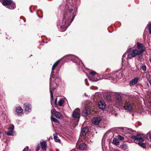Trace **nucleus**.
Here are the masks:
<instances>
[{
  "label": "nucleus",
  "instance_id": "nucleus-1",
  "mask_svg": "<svg viewBox=\"0 0 151 151\" xmlns=\"http://www.w3.org/2000/svg\"><path fill=\"white\" fill-rule=\"evenodd\" d=\"M76 16V12L74 9L70 7L67 9H66L63 14L62 23L60 24L58 22V27L60 28L65 26L63 29L61 31H65L73 21Z\"/></svg>",
  "mask_w": 151,
  "mask_h": 151
},
{
  "label": "nucleus",
  "instance_id": "nucleus-2",
  "mask_svg": "<svg viewBox=\"0 0 151 151\" xmlns=\"http://www.w3.org/2000/svg\"><path fill=\"white\" fill-rule=\"evenodd\" d=\"M137 49H133L130 54H128V58H131L135 57L136 55L141 54L145 50V47L144 45L139 42L137 43Z\"/></svg>",
  "mask_w": 151,
  "mask_h": 151
},
{
  "label": "nucleus",
  "instance_id": "nucleus-3",
  "mask_svg": "<svg viewBox=\"0 0 151 151\" xmlns=\"http://www.w3.org/2000/svg\"><path fill=\"white\" fill-rule=\"evenodd\" d=\"M100 76H88L89 79L93 81H97L100 79H104L106 80H109L111 82L114 83L116 82V76H104L103 78H100Z\"/></svg>",
  "mask_w": 151,
  "mask_h": 151
},
{
  "label": "nucleus",
  "instance_id": "nucleus-4",
  "mask_svg": "<svg viewBox=\"0 0 151 151\" xmlns=\"http://www.w3.org/2000/svg\"><path fill=\"white\" fill-rule=\"evenodd\" d=\"M131 138L132 139H134L135 142L138 144L141 147L145 148L146 145L145 143H142L145 140V138L143 136L141 135H133Z\"/></svg>",
  "mask_w": 151,
  "mask_h": 151
},
{
  "label": "nucleus",
  "instance_id": "nucleus-5",
  "mask_svg": "<svg viewBox=\"0 0 151 151\" xmlns=\"http://www.w3.org/2000/svg\"><path fill=\"white\" fill-rule=\"evenodd\" d=\"M2 4L10 9H13L16 7L15 3L11 0H0Z\"/></svg>",
  "mask_w": 151,
  "mask_h": 151
},
{
  "label": "nucleus",
  "instance_id": "nucleus-6",
  "mask_svg": "<svg viewBox=\"0 0 151 151\" xmlns=\"http://www.w3.org/2000/svg\"><path fill=\"white\" fill-rule=\"evenodd\" d=\"M123 107L124 110L128 111H131L133 109L132 104L129 101H125Z\"/></svg>",
  "mask_w": 151,
  "mask_h": 151
},
{
  "label": "nucleus",
  "instance_id": "nucleus-7",
  "mask_svg": "<svg viewBox=\"0 0 151 151\" xmlns=\"http://www.w3.org/2000/svg\"><path fill=\"white\" fill-rule=\"evenodd\" d=\"M80 111L79 108H76L72 114L73 118L78 119L80 117Z\"/></svg>",
  "mask_w": 151,
  "mask_h": 151
},
{
  "label": "nucleus",
  "instance_id": "nucleus-8",
  "mask_svg": "<svg viewBox=\"0 0 151 151\" xmlns=\"http://www.w3.org/2000/svg\"><path fill=\"white\" fill-rule=\"evenodd\" d=\"M14 126L13 125H11L8 128L9 131L5 132L6 134L8 135H13L14 134Z\"/></svg>",
  "mask_w": 151,
  "mask_h": 151
},
{
  "label": "nucleus",
  "instance_id": "nucleus-9",
  "mask_svg": "<svg viewBox=\"0 0 151 151\" xmlns=\"http://www.w3.org/2000/svg\"><path fill=\"white\" fill-rule=\"evenodd\" d=\"M25 107V112L26 114H28L31 111V106L30 104L28 103H26L24 104Z\"/></svg>",
  "mask_w": 151,
  "mask_h": 151
},
{
  "label": "nucleus",
  "instance_id": "nucleus-10",
  "mask_svg": "<svg viewBox=\"0 0 151 151\" xmlns=\"http://www.w3.org/2000/svg\"><path fill=\"white\" fill-rule=\"evenodd\" d=\"M90 113V110L89 107H86L82 112V115L84 117L88 116Z\"/></svg>",
  "mask_w": 151,
  "mask_h": 151
},
{
  "label": "nucleus",
  "instance_id": "nucleus-11",
  "mask_svg": "<svg viewBox=\"0 0 151 151\" xmlns=\"http://www.w3.org/2000/svg\"><path fill=\"white\" fill-rule=\"evenodd\" d=\"M101 120L102 119L100 117H94L92 119L93 123L95 125H98L99 124Z\"/></svg>",
  "mask_w": 151,
  "mask_h": 151
},
{
  "label": "nucleus",
  "instance_id": "nucleus-12",
  "mask_svg": "<svg viewBox=\"0 0 151 151\" xmlns=\"http://www.w3.org/2000/svg\"><path fill=\"white\" fill-rule=\"evenodd\" d=\"M59 60H58L56 61L53 65L52 66V72L50 76H55V75H58V73H56L55 74H54L53 73L54 71V70L55 69L56 67L59 64Z\"/></svg>",
  "mask_w": 151,
  "mask_h": 151
},
{
  "label": "nucleus",
  "instance_id": "nucleus-13",
  "mask_svg": "<svg viewBox=\"0 0 151 151\" xmlns=\"http://www.w3.org/2000/svg\"><path fill=\"white\" fill-rule=\"evenodd\" d=\"M99 109H103L105 107V104L103 100H101L99 103Z\"/></svg>",
  "mask_w": 151,
  "mask_h": 151
},
{
  "label": "nucleus",
  "instance_id": "nucleus-14",
  "mask_svg": "<svg viewBox=\"0 0 151 151\" xmlns=\"http://www.w3.org/2000/svg\"><path fill=\"white\" fill-rule=\"evenodd\" d=\"M40 145L42 150L45 151L47 149V144L45 140L42 141H41Z\"/></svg>",
  "mask_w": 151,
  "mask_h": 151
},
{
  "label": "nucleus",
  "instance_id": "nucleus-15",
  "mask_svg": "<svg viewBox=\"0 0 151 151\" xmlns=\"http://www.w3.org/2000/svg\"><path fill=\"white\" fill-rule=\"evenodd\" d=\"M139 80V78L135 77L129 82V84L130 86H132L136 84Z\"/></svg>",
  "mask_w": 151,
  "mask_h": 151
},
{
  "label": "nucleus",
  "instance_id": "nucleus-16",
  "mask_svg": "<svg viewBox=\"0 0 151 151\" xmlns=\"http://www.w3.org/2000/svg\"><path fill=\"white\" fill-rule=\"evenodd\" d=\"M16 111L18 115H21L23 113V110L20 107L16 108Z\"/></svg>",
  "mask_w": 151,
  "mask_h": 151
},
{
  "label": "nucleus",
  "instance_id": "nucleus-17",
  "mask_svg": "<svg viewBox=\"0 0 151 151\" xmlns=\"http://www.w3.org/2000/svg\"><path fill=\"white\" fill-rule=\"evenodd\" d=\"M87 145L85 143H82L79 145V149L81 150H84L86 149L87 148Z\"/></svg>",
  "mask_w": 151,
  "mask_h": 151
},
{
  "label": "nucleus",
  "instance_id": "nucleus-18",
  "mask_svg": "<svg viewBox=\"0 0 151 151\" xmlns=\"http://www.w3.org/2000/svg\"><path fill=\"white\" fill-rule=\"evenodd\" d=\"M55 89V88H52L51 87V86H50V96H51V98L50 100L51 101V104H52V101L53 99V96L52 93V91H54Z\"/></svg>",
  "mask_w": 151,
  "mask_h": 151
},
{
  "label": "nucleus",
  "instance_id": "nucleus-19",
  "mask_svg": "<svg viewBox=\"0 0 151 151\" xmlns=\"http://www.w3.org/2000/svg\"><path fill=\"white\" fill-rule=\"evenodd\" d=\"M132 48L131 47H129V50L127 51V52L125 53L123 55L122 58V62L124 60V58L126 56L127 54V55L128 54H129V53L131 52V50Z\"/></svg>",
  "mask_w": 151,
  "mask_h": 151
},
{
  "label": "nucleus",
  "instance_id": "nucleus-20",
  "mask_svg": "<svg viewBox=\"0 0 151 151\" xmlns=\"http://www.w3.org/2000/svg\"><path fill=\"white\" fill-rule=\"evenodd\" d=\"M66 57H68V58H69V59H71V60L73 61H75L76 58H77L78 59V58L77 57H76L75 56H74V55H67L66 56Z\"/></svg>",
  "mask_w": 151,
  "mask_h": 151
},
{
  "label": "nucleus",
  "instance_id": "nucleus-21",
  "mask_svg": "<svg viewBox=\"0 0 151 151\" xmlns=\"http://www.w3.org/2000/svg\"><path fill=\"white\" fill-rule=\"evenodd\" d=\"M119 71H113L112 73H111L110 75V76H119L120 75V73H119ZM122 75V73H121V75Z\"/></svg>",
  "mask_w": 151,
  "mask_h": 151
},
{
  "label": "nucleus",
  "instance_id": "nucleus-22",
  "mask_svg": "<svg viewBox=\"0 0 151 151\" xmlns=\"http://www.w3.org/2000/svg\"><path fill=\"white\" fill-rule=\"evenodd\" d=\"M57 135V134L56 133L53 134L54 139L55 142H59L60 140L59 139H58V137Z\"/></svg>",
  "mask_w": 151,
  "mask_h": 151
},
{
  "label": "nucleus",
  "instance_id": "nucleus-23",
  "mask_svg": "<svg viewBox=\"0 0 151 151\" xmlns=\"http://www.w3.org/2000/svg\"><path fill=\"white\" fill-rule=\"evenodd\" d=\"M54 115L56 118L59 119H60L62 117V114L60 112H57L55 113V114Z\"/></svg>",
  "mask_w": 151,
  "mask_h": 151
},
{
  "label": "nucleus",
  "instance_id": "nucleus-24",
  "mask_svg": "<svg viewBox=\"0 0 151 151\" xmlns=\"http://www.w3.org/2000/svg\"><path fill=\"white\" fill-rule=\"evenodd\" d=\"M112 143L116 145H119V142L116 138H114V139Z\"/></svg>",
  "mask_w": 151,
  "mask_h": 151
},
{
  "label": "nucleus",
  "instance_id": "nucleus-25",
  "mask_svg": "<svg viewBox=\"0 0 151 151\" xmlns=\"http://www.w3.org/2000/svg\"><path fill=\"white\" fill-rule=\"evenodd\" d=\"M140 68L143 70V71H145L146 70V65L142 63H141L140 64Z\"/></svg>",
  "mask_w": 151,
  "mask_h": 151
},
{
  "label": "nucleus",
  "instance_id": "nucleus-26",
  "mask_svg": "<svg viewBox=\"0 0 151 151\" xmlns=\"http://www.w3.org/2000/svg\"><path fill=\"white\" fill-rule=\"evenodd\" d=\"M64 102V101L63 99L60 100L58 102V105L59 106H63Z\"/></svg>",
  "mask_w": 151,
  "mask_h": 151
},
{
  "label": "nucleus",
  "instance_id": "nucleus-27",
  "mask_svg": "<svg viewBox=\"0 0 151 151\" xmlns=\"http://www.w3.org/2000/svg\"><path fill=\"white\" fill-rule=\"evenodd\" d=\"M121 147L123 149L125 150L127 148V145L124 142L122 144V145L121 146Z\"/></svg>",
  "mask_w": 151,
  "mask_h": 151
},
{
  "label": "nucleus",
  "instance_id": "nucleus-28",
  "mask_svg": "<svg viewBox=\"0 0 151 151\" xmlns=\"http://www.w3.org/2000/svg\"><path fill=\"white\" fill-rule=\"evenodd\" d=\"M55 76H50V83L51 82H52V81L53 82H55V81L57 79L55 77Z\"/></svg>",
  "mask_w": 151,
  "mask_h": 151
},
{
  "label": "nucleus",
  "instance_id": "nucleus-29",
  "mask_svg": "<svg viewBox=\"0 0 151 151\" xmlns=\"http://www.w3.org/2000/svg\"><path fill=\"white\" fill-rule=\"evenodd\" d=\"M89 74L91 76H95V75H98L97 73L94 71H91L89 72Z\"/></svg>",
  "mask_w": 151,
  "mask_h": 151
},
{
  "label": "nucleus",
  "instance_id": "nucleus-30",
  "mask_svg": "<svg viewBox=\"0 0 151 151\" xmlns=\"http://www.w3.org/2000/svg\"><path fill=\"white\" fill-rule=\"evenodd\" d=\"M88 129H87V127H84L83 128L82 130V132L85 133V134L87 133L88 132Z\"/></svg>",
  "mask_w": 151,
  "mask_h": 151
},
{
  "label": "nucleus",
  "instance_id": "nucleus-31",
  "mask_svg": "<svg viewBox=\"0 0 151 151\" xmlns=\"http://www.w3.org/2000/svg\"><path fill=\"white\" fill-rule=\"evenodd\" d=\"M51 120L52 121L54 122H55L56 123H59V121L57 119H56V118H54L53 117H51Z\"/></svg>",
  "mask_w": 151,
  "mask_h": 151
},
{
  "label": "nucleus",
  "instance_id": "nucleus-32",
  "mask_svg": "<svg viewBox=\"0 0 151 151\" xmlns=\"http://www.w3.org/2000/svg\"><path fill=\"white\" fill-rule=\"evenodd\" d=\"M57 112V111H56L55 109H53L51 110V113L52 114H54L55 115V113Z\"/></svg>",
  "mask_w": 151,
  "mask_h": 151
},
{
  "label": "nucleus",
  "instance_id": "nucleus-33",
  "mask_svg": "<svg viewBox=\"0 0 151 151\" xmlns=\"http://www.w3.org/2000/svg\"><path fill=\"white\" fill-rule=\"evenodd\" d=\"M118 138L119 140H123L124 139V137L120 135L118 136Z\"/></svg>",
  "mask_w": 151,
  "mask_h": 151
},
{
  "label": "nucleus",
  "instance_id": "nucleus-34",
  "mask_svg": "<svg viewBox=\"0 0 151 151\" xmlns=\"http://www.w3.org/2000/svg\"><path fill=\"white\" fill-rule=\"evenodd\" d=\"M116 98L119 101H120L121 100V98L120 96H117L116 97Z\"/></svg>",
  "mask_w": 151,
  "mask_h": 151
},
{
  "label": "nucleus",
  "instance_id": "nucleus-35",
  "mask_svg": "<svg viewBox=\"0 0 151 151\" xmlns=\"http://www.w3.org/2000/svg\"><path fill=\"white\" fill-rule=\"evenodd\" d=\"M147 26L148 29H150V28L151 29V22H149L148 24L147 25Z\"/></svg>",
  "mask_w": 151,
  "mask_h": 151
},
{
  "label": "nucleus",
  "instance_id": "nucleus-36",
  "mask_svg": "<svg viewBox=\"0 0 151 151\" xmlns=\"http://www.w3.org/2000/svg\"><path fill=\"white\" fill-rule=\"evenodd\" d=\"M124 128L126 129V130H128L129 132H132V130L130 129H129L126 128Z\"/></svg>",
  "mask_w": 151,
  "mask_h": 151
},
{
  "label": "nucleus",
  "instance_id": "nucleus-37",
  "mask_svg": "<svg viewBox=\"0 0 151 151\" xmlns=\"http://www.w3.org/2000/svg\"><path fill=\"white\" fill-rule=\"evenodd\" d=\"M20 22L21 23H22V24H24L23 23H24L25 22V20L23 19H21L20 20Z\"/></svg>",
  "mask_w": 151,
  "mask_h": 151
},
{
  "label": "nucleus",
  "instance_id": "nucleus-38",
  "mask_svg": "<svg viewBox=\"0 0 151 151\" xmlns=\"http://www.w3.org/2000/svg\"><path fill=\"white\" fill-rule=\"evenodd\" d=\"M106 99L108 100H109L111 99V96L107 95L106 96Z\"/></svg>",
  "mask_w": 151,
  "mask_h": 151
},
{
  "label": "nucleus",
  "instance_id": "nucleus-39",
  "mask_svg": "<svg viewBox=\"0 0 151 151\" xmlns=\"http://www.w3.org/2000/svg\"><path fill=\"white\" fill-rule=\"evenodd\" d=\"M29 149V147L28 146H27L25 148H24L23 151H28Z\"/></svg>",
  "mask_w": 151,
  "mask_h": 151
},
{
  "label": "nucleus",
  "instance_id": "nucleus-40",
  "mask_svg": "<svg viewBox=\"0 0 151 151\" xmlns=\"http://www.w3.org/2000/svg\"><path fill=\"white\" fill-rule=\"evenodd\" d=\"M57 98H56V99H55V106H57Z\"/></svg>",
  "mask_w": 151,
  "mask_h": 151
},
{
  "label": "nucleus",
  "instance_id": "nucleus-41",
  "mask_svg": "<svg viewBox=\"0 0 151 151\" xmlns=\"http://www.w3.org/2000/svg\"><path fill=\"white\" fill-rule=\"evenodd\" d=\"M147 135L149 137L150 139L151 140V133H148Z\"/></svg>",
  "mask_w": 151,
  "mask_h": 151
},
{
  "label": "nucleus",
  "instance_id": "nucleus-42",
  "mask_svg": "<svg viewBox=\"0 0 151 151\" xmlns=\"http://www.w3.org/2000/svg\"><path fill=\"white\" fill-rule=\"evenodd\" d=\"M40 149V147L39 145L37 146L36 148V150L37 151H38Z\"/></svg>",
  "mask_w": 151,
  "mask_h": 151
},
{
  "label": "nucleus",
  "instance_id": "nucleus-43",
  "mask_svg": "<svg viewBox=\"0 0 151 151\" xmlns=\"http://www.w3.org/2000/svg\"><path fill=\"white\" fill-rule=\"evenodd\" d=\"M148 81L149 82V83H150V86H151V79H148Z\"/></svg>",
  "mask_w": 151,
  "mask_h": 151
},
{
  "label": "nucleus",
  "instance_id": "nucleus-44",
  "mask_svg": "<svg viewBox=\"0 0 151 151\" xmlns=\"http://www.w3.org/2000/svg\"><path fill=\"white\" fill-rule=\"evenodd\" d=\"M149 34H151V29L150 28V29H148Z\"/></svg>",
  "mask_w": 151,
  "mask_h": 151
},
{
  "label": "nucleus",
  "instance_id": "nucleus-45",
  "mask_svg": "<svg viewBox=\"0 0 151 151\" xmlns=\"http://www.w3.org/2000/svg\"><path fill=\"white\" fill-rule=\"evenodd\" d=\"M123 129H124V128H122Z\"/></svg>",
  "mask_w": 151,
  "mask_h": 151
},
{
  "label": "nucleus",
  "instance_id": "nucleus-46",
  "mask_svg": "<svg viewBox=\"0 0 151 151\" xmlns=\"http://www.w3.org/2000/svg\"><path fill=\"white\" fill-rule=\"evenodd\" d=\"M29 151H31V150H29Z\"/></svg>",
  "mask_w": 151,
  "mask_h": 151
},
{
  "label": "nucleus",
  "instance_id": "nucleus-47",
  "mask_svg": "<svg viewBox=\"0 0 151 151\" xmlns=\"http://www.w3.org/2000/svg\"><path fill=\"white\" fill-rule=\"evenodd\" d=\"M81 61V63L82 64H83L82 62Z\"/></svg>",
  "mask_w": 151,
  "mask_h": 151
}]
</instances>
